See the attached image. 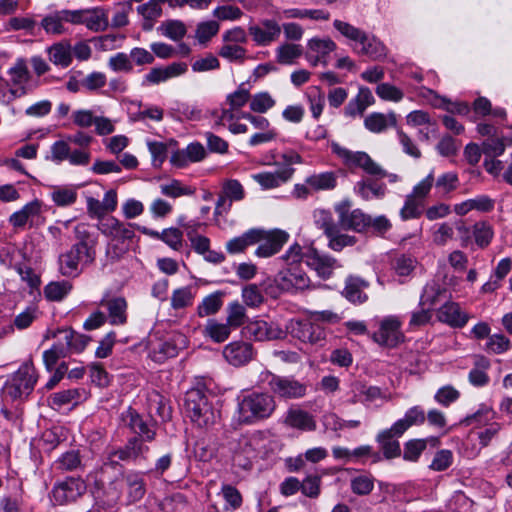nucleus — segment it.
I'll return each mask as SVG.
<instances>
[{"instance_id": "obj_1", "label": "nucleus", "mask_w": 512, "mask_h": 512, "mask_svg": "<svg viewBox=\"0 0 512 512\" xmlns=\"http://www.w3.org/2000/svg\"><path fill=\"white\" fill-rule=\"evenodd\" d=\"M134 224L124 223L115 217L108 218L99 225V230L109 238L106 246V260L113 264L118 262L130 249V241L134 238Z\"/></svg>"}, {"instance_id": "obj_2", "label": "nucleus", "mask_w": 512, "mask_h": 512, "mask_svg": "<svg viewBox=\"0 0 512 512\" xmlns=\"http://www.w3.org/2000/svg\"><path fill=\"white\" fill-rule=\"evenodd\" d=\"M213 397L207 394L204 387L191 388L185 393L184 410L187 417L200 428L214 425L219 412L213 407Z\"/></svg>"}, {"instance_id": "obj_3", "label": "nucleus", "mask_w": 512, "mask_h": 512, "mask_svg": "<svg viewBox=\"0 0 512 512\" xmlns=\"http://www.w3.org/2000/svg\"><path fill=\"white\" fill-rule=\"evenodd\" d=\"M275 409L276 402L271 394L253 392L239 402V419L244 423H253L269 418Z\"/></svg>"}, {"instance_id": "obj_4", "label": "nucleus", "mask_w": 512, "mask_h": 512, "mask_svg": "<svg viewBox=\"0 0 512 512\" xmlns=\"http://www.w3.org/2000/svg\"><path fill=\"white\" fill-rule=\"evenodd\" d=\"M316 224L323 230L324 235L328 238V247L333 251L340 252L345 247H351L357 243V238L354 235L343 233L342 227L327 211L322 210L318 213Z\"/></svg>"}, {"instance_id": "obj_5", "label": "nucleus", "mask_w": 512, "mask_h": 512, "mask_svg": "<svg viewBox=\"0 0 512 512\" xmlns=\"http://www.w3.org/2000/svg\"><path fill=\"white\" fill-rule=\"evenodd\" d=\"M332 151L343 160L344 165L349 169L361 168L368 175L378 176L379 178H384L387 175V171L377 164L366 152H354L337 143L332 144Z\"/></svg>"}, {"instance_id": "obj_6", "label": "nucleus", "mask_w": 512, "mask_h": 512, "mask_svg": "<svg viewBox=\"0 0 512 512\" xmlns=\"http://www.w3.org/2000/svg\"><path fill=\"white\" fill-rule=\"evenodd\" d=\"M37 378L32 361H26L13 374L11 381L6 384V393L13 400L27 397L33 391Z\"/></svg>"}, {"instance_id": "obj_7", "label": "nucleus", "mask_w": 512, "mask_h": 512, "mask_svg": "<svg viewBox=\"0 0 512 512\" xmlns=\"http://www.w3.org/2000/svg\"><path fill=\"white\" fill-rule=\"evenodd\" d=\"M334 210L337 214L336 223L343 230H352L357 233H363L368 230L369 215L361 209H352V203L348 199H344L335 204Z\"/></svg>"}, {"instance_id": "obj_8", "label": "nucleus", "mask_w": 512, "mask_h": 512, "mask_svg": "<svg viewBox=\"0 0 512 512\" xmlns=\"http://www.w3.org/2000/svg\"><path fill=\"white\" fill-rule=\"evenodd\" d=\"M122 421L124 425L142 440L152 442L157 435V422L151 417L144 418L135 409L129 407L122 413Z\"/></svg>"}, {"instance_id": "obj_9", "label": "nucleus", "mask_w": 512, "mask_h": 512, "mask_svg": "<svg viewBox=\"0 0 512 512\" xmlns=\"http://www.w3.org/2000/svg\"><path fill=\"white\" fill-rule=\"evenodd\" d=\"M284 332L304 343L319 344L325 340L324 328L310 320L292 319L286 324Z\"/></svg>"}, {"instance_id": "obj_10", "label": "nucleus", "mask_w": 512, "mask_h": 512, "mask_svg": "<svg viewBox=\"0 0 512 512\" xmlns=\"http://www.w3.org/2000/svg\"><path fill=\"white\" fill-rule=\"evenodd\" d=\"M146 443L148 441L142 440L138 436H132L123 447L110 452L108 459L111 463H117V460L140 463L146 460V455L149 452V447Z\"/></svg>"}, {"instance_id": "obj_11", "label": "nucleus", "mask_w": 512, "mask_h": 512, "mask_svg": "<svg viewBox=\"0 0 512 512\" xmlns=\"http://www.w3.org/2000/svg\"><path fill=\"white\" fill-rule=\"evenodd\" d=\"M86 484L80 477H67L57 482L52 491V500L59 505L76 501L86 491Z\"/></svg>"}, {"instance_id": "obj_12", "label": "nucleus", "mask_w": 512, "mask_h": 512, "mask_svg": "<svg viewBox=\"0 0 512 512\" xmlns=\"http://www.w3.org/2000/svg\"><path fill=\"white\" fill-rule=\"evenodd\" d=\"M267 385L272 393L284 399H298L306 394V385L299 381L271 374Z\"/></svg>"}, {"instance_id": "obj_13", "label": "nucleus", "mask_w": 512, "mask_h": 512, "mask_svg": "<svg viewBox=\"0 0 512 512\" xmlns=\"http://www.w3.org/2000/svg\"><path fill=\"white\" fill-rule=\"evenodd\" d=\"M245 334L256 341L281 340L286 338V332L276 322L255 320L245 327Z\"/></svg>"}, {"instance_id": "obj_14", "label": "nucleus", "mask_w": 512, "mask_h": 512, "mask_svg": "<svg viewBox=\"0 0 512 512\" xmlns=\"http://www.w3.org/2000/svg\"><path fill=\"white\" fill-rule=\"evenodd\" d=\"M400 328L401 323L396 317H387L382 320L379 330L373 334V340L383 346L395 347L404 340Z\"/></svg>"}, {"instance_id": "obj_15", "label": "nucleus", "mask_w": 512, "mask_h": 512, "mask_svg": "<svg viewBox=\"0 0 512 512\" xmlns=\"http://www.w3.org/2000/svg\"><path fill=\"white\" fill-rule=\"evenodd\" d=\"M59 272L65 277H77L82 268L81 265H88L86 262V252L81 249L71 246V248L59 255Z\"/></svg>"}, {"instance_id": "obj_16", "label": "nucleus", "mask_w": 512, "mask_h": 512, "mask_svg": "<svg viewBox=\"0 0 512 512\" xmlns=\"http://www.w3.org/2000/svg\"><path fill=\"white\" fill-rule=\"evenodd\" d=\"M304 262L323 279H328L332 275L334 268L340 267L335 258L321 254L313 247L307 248L304 252Z\"/></svg>"}, {"instance_id": "obj_17", "label": "nucleus", "mask_w": 512, "mask_h": 512, "mask_svg": "<svg viewBox=\"0 0 512 512\" xmlns=\"http://www.w3.org/2000/svg\"><path fill=\"white\" fill-rule=\"evenodd\" d=\"M255 354L253 345L245 341H233L223 349L224 358L235 367L246 365L254 358Z\"/></svg>"}, {"instance_id": "obj_18", "label": "nucleus", "mask_w": 512, "mask_h": 512, "mask_svg": "<svg viewBox=\"0 0 512 512\" xmlns=\"http://www.w3.org/2000/svg\"><path fill=\"white\" fill-rule=\"evenodd\" d=\"M249 33L258 45L266 46L279 38L281 27L276 21L267 19L259 25L250 26Z\"/></svg>"}, {"instance_id": "obj_19", "label": "nucleus", "mask_w": 512, "mask_h": 512, "mask_svg": "<svg viewBox=\"0 0 512 512\" xmlns=\"http://www.w3.org/2000/svg\"><path fill=\"white\" fill-rule=\"evenodd\" d=\"M289 238L288 233L282 230H274L269 234L263 231L262 243L258 246L255 254L259 257H270L280 251Z\"/></svg>"}, {"instance_id": "obj_20", "label": "nucleus", "mask_w": 512, "mask_h": 512, "mask_svg": "<svg viewBox=\"0 0 512 512\" xmlns=\"http://www.w3.org/2000/svg\"><path fill=\"white\" fill-rule=\"evenodd\" d=\"M437 317L439 321L453 328H462L469 320V315L455 302H446L443 304L437 312Z\"/></svg>"}, {"instance_id": "obj_21", "label": "nucleus", "mask_w": 512, "mask_h": 512, "mask_svg": "<svg viewBox=\"0 0 512 512\" xmlns=\"http://www.w3.org/2000/svg\"><path fill=\"white\" fill-rule=\"evenodd\" d=\"M369 287V282L359 276L350 275L345 280L342 295L353 304H363L368 300L364 289Z\"/></svg>"}, {"instance_id": "obj_22", "label": "nucleus", "mask_w": 512, "mask_h": 512, "mask_svg": "<svg viewBox=\"0 0 512 512\" xmlns=\"http://www.w3.org/2000/svg\"><path fill=\"white\" fill-rule=\"evenodd\" d=\"M402 435L403 434H396L394 425H392L389 429L380 431L377 434L376 441L378 442L380 449L383 452L384 458L392 459L401 455L400 443L397 438L401 437Z\"/></svg>"}, {"instance_id": "obj_23", "label": "nucleus", "mask_w": 512, "mask_h": 512, "mask_svg": "<svg viewBox=\"0 0 512 512\" xmlns=\"http://www.w3.org/2000/svg\"><path fill=\"white\" fill-rule=\"evenodd\" d=\"M187 71V64L183 62H174L166 67H155L145 76L143 84H159L170 78L180 76Z\"/></svg>"}, {"instance_id": "obj_24", "label": "nucleus", "mask_w": 512, "mask_h": 512, "mask_svg": "<svg viewBox=\"0 0 512 512\" xmlns=\"http://www.w3.org/2000/svg\"><path fill=\"white\" fill-rule=\"evenodd\" d=\"M355 193L363 200L381 199L386 194V185L373 178H363L354 186Z\"/></svg>"}, {"instance_id": "obj_25", "label": "nucleus", "mask_w": 512, "mask_h": 512, "mask_svg": "<svg viewBox=\"0 0 512 512\" xmlns=\"http://www.w3.org/2000/svg\"><path fill=\"white\" fill-rule=\"evenodd\" d=\"M41 213V203L38 200L27 203L22 209L14 212L10 218V224L15 228H23L26 224L33 225L34 219Z\"/></svg>"}, {"instance_id": "obj_26", "label": "nucleus", "mask_w": 512, "mask_h": 512, "mask_svg": "<svg viewBox=\"0 0 512 512\" xmlns=\"http://www.w3.org/2000/svg\"><path fill=\"white\" fill-rule=\"evenodd\" d=\"M77 243L73 246L86 252V262L93 263L96 257L95 240L91 239V234L88 230V225L79 223L74 228Z\"/></svg>"}, {"instance_id": "obj_27", "label": "nucleus", "mask_w": 512, "mask_h": 512, "mask_svg": "<svg viewBox=\"0 0 512 512\" xmlns=\"http://www.w3.org/2000/svg\"><path fill=\"white\" fill-rule=\"evenodd\" d=\"M294 173L291 167H285L274 173L262 172L253 175V179L264 189H272L288 181Z\"/></svg>"}, {"instance_id": "obj_28", "label": "nucleus", "mask_w": 512, "mask_h": 512, "mask_svg": "<svg viewBox=\"0 0 512 512\" xmlns=\"http://www.w3.org/2000/svg\"><path fill=\"white\" fill-rule=\"evenodd\" d=\"M284 423L292 428L303 431H314L317 427L316 421L310 413L296 408L288 410Z\"/></svg>"}, {"instance_id": "obj_29", "label": "nucleus", "mask_w": 512, "mask_h": 512, "mask_svg": "<svg viewBox=\"0 0 512 512\" xmlns=\"http://www.w3.org/2000/svg\"><path fill=\"white\" fill-rule=\"evenodd\" d=\"M108 311L112 325H124L127 322V301L124 297H112L102 302Z\"/></svg>"}, {"instance_id": "obj_30", "label": "nucleus", "mask_w": 512, "mask_h": 512, "mask_svg": "<svg viewBox=\"0 0 512 512\" xmlns=\"http://www.w3.org/2000/svg\"><path fill=\"white\" fill-rule=\"evenodd\" d=\"M263 238V231L250 229L239 237H235L226 243V249L230 254L243 252L248 246L258 243Z\"/></svg>"}, {"instance_id": "obj_31", "label": "nucleus", "mask_w": 512, "mask_h": 512, "mask_svg": "<svg viewBox=\"0 0 512 512\" xmlns=\"http://www.w3.org/2000/svg\"><path fill=\"white\" fill-rule=\"evenodd\" d=\"M397 118L394 112L385 115L379 112H373L364 119V126L367 130L373 133H381L385 131L388 126H396Z\"/></svg>"}, {"instance_id": "obj_32", "label": "nucleus", "mask_w": 512, "mask_h": 512, "mask_svg": "<svg viewBox=\"0 0 512 512\" xmlns=\"http://www.w3.org/2000/svg\"><path fill=\"white\" fill-rule=\"evenodd\" d=\"M425 419V412L420 406L411 407L406 411L404 418L393 424L394 430L396 434H404L411 426L423 424Z\"/></svg>"}, {"instance_id": "obj_33", "label": "nucleus", "mask_w": 512, "mask_h": 512, "mask_svg": "<svg viewBox=\"0 0 512 512\" xmlns=\"http://www.w3.org/2000/svg\"><path fill=\"white\" fill-rule=\"evenodd\" d=\"M225 292L216 291L207 295L197 306V315L201 318L215 315L223 306Z\"/></svg>"}, {"instance_id": "obj_34", "label": "nucleus", "mask_w": 512, "mask_h": 512, "mask_svg": "<svg viewBox=\"0 0 512 512\" xmlns=\"http://www.w3.org/2000/svg\"><path fill=\"white\" fill-rule=\"evenodd\" d=\"M288 292L293 290H304L310 287V279L305 272L298 268H289L280 271Z\"/></svg>"}, {"instance_id": "obj_35", "label": "nucleus", "mask_w": 512, "mask_h": 512, "mask_svg": "<svg viewBox=\"0 0 512 512\" xmlns=\"http://www.w3.org/2000/svg\"><path fill=\"white\" fill-rule=\"evenodd\" d=\"M361 49L357 50L359 54L366 55L372 60H381L386 57L387 51L385 45L374 36L369 37L366 34L365 40H360Z\"/></svg>"}, {"instance_id": "obj_36", "label": "nucleus", "mask_w": 512, "mask_h": 512, "mask_svg": "<svg viewBox=\"0 0 512 512\" xmlns=\"http://www.w3.org/2000/svg\"><path fill=\"white\" fill-rule=\"evenodd\" d=\"M10 79L5 81L6 86H22L25 85L30 79L31 74L28 70L25 59L19 58L15 64L7 71Z\"/></svg>"}, {"instance_id": "obj_37", "label": "nucleus", "mask_w": 512, "mask_h": 512, "mask_svg": "<svg viewBox=\"0 0 512 512\" xmlns=\"http://www.w3.org/2000/svg\"><path fill=\"white\" fill-rule=\"evenodd\" d=\"M496 417V412L488 405L481 404L477 411L474 413L467 415L460 421V424L463 426H470L476 423L478 426H486Z\"/></svg>"}, {"instance_id": "obj_38", "label": "nucleus", "mask_w": 512, "mask_h": 512, "mask_svg": "<svg viewBox=\"0 0 512 512\" xmlns=\"http://www.w3.org/2000/svg\"><path fill=\"white\" fill-rule=\"evenodd\" d=\"M428 442L435 446L438 443V438L432 437L429 439H412L407 441L404 445L403 459L416 462L426 449Z\"/></svg>"}, {"instance_id": "obj_39", "label": "nucleus", "mask_w": 512, "mask_h": 512, "mask_svg": "<svg viewBox=\"0 0 512 512\" xmlns=\"http://www.w3.org/2000/svg\"><path fill=\"white\" fill-rule=\"evenodd\" d=\"M305 183L314 191L332 190L337 186V175L331 171L313 174L306 178Z\"/></svg>"}, {"instance_id": "obj_40", "label": "nucleus", "mask_w": 512, "mask_h": 512, "mask_svg": "<svg viewBox=\"0 0 512 512\" xmlns=\"http://www.w3.org/2000/svg\"><path fill=\"white\" fill-rule=\"evenodd\" d=\"M49 59L55 65L68 67L72 62L71 47L66 43H56L48 48Z\"/></svg>"}, {"instance_id": "obj_41", "label": "nucleus", "mask_w": 512, "mask_h": 512, "mask_svg": "<svg viewBox=\"0 0 512 512\" xmlns=\"http://www.w3.org/2000/svg\"><path fill=\"white\" fill-rule=\"evenodd\" d=\"M231 329L232 327L227 322L219 323L216 320L210 319L204 328V335L216 343H221L229 338Z\"/></svg>"}, {"instance_id": "obj_42", "label": "nucleus", "mask_w": 512, "mask_h": 512, "mask_svg": "<svg viewBox=\"0 0 512 512\" xmlns=\"http://www.w3.org/2000/svg\"><path fill=\"white\" fill-rule=\"evenodd\" d=\"M58 332L64 334V340L68 350L74 353H81L91 340V337L80 334L73 329H63Z\"/></svg>"}, {"instance_id": "obj_43", "label": "nucleus", "mask_w": 512, "mask_h": 512, "mask_svg": "<svg viewBox=\"0 0 512 512\" xmlns=\"http://www.w3.org/2000/svg\"><path fill=\"white\" fill-rule=\"evenodd\" d=\"M472 234L476 245L483 249L491 243L494 231L490 223L487 221H479L472 226Z\"/></svg>"}, {"instance_id": "obj_44", "label": "nucleus", "mask_w": 512, "mask_h": 512, "mask_svg": "<svg viewBox=\"0 0 512 512\" xmlns=\"http://www.w3.org/2000/svg\"><path fill=\"white\" fill-rule=\"evenodd\" d=\"M446 294V289L441 287L437 282L431 281L427 283L420 297V305L427 306L431 309L439 302V298Z\"/></svg>"}, {"instance_id": "obj_45", "label": "nucleus", "mask_w": 512, "mask_h": 512, "mask_svg": "<svg viewBox=\"0 0 512 512\" xmlns=\"http://www.w3.org/2000/svg\"><path fill=\"white\" fill-rule=\"evenodd\" d=\"M263 295H267L272 299L279 298L283 293L288 292L284 279L279 272L273 279L267 278L260 283Z\"/></svg>"}, {"instance_id": "obj_46", "label": "nucleus", "mask_w": 512, "mask_h": 512, "mask_svg": "<svg viewBox=\"0 0 512 512\" xmlns=\"http://www.w3.org/2000/svg\"><path fill=\"white\" fill-rule=\"evenodd\" d=\"M178 348L171 341H160L152 346L150 350L151 358L158 363L164 362L168 358L177 356Z\"/></svg>"}, {"instance_id": "obj_47", "label": "nucleus", "mask_w": 512, "mask_h": 512, "mask_svg": "<svg viewBox=\"0 0 512 512\" xmlns=\"http://www.w3.org/2000/svg\"><path fill=\"white\" fill-rule=\"evenodd\" d=\"M72 289L69 281H54L44 288V295L50 301H61Z\"/></svg>"}, {"instance_id": "obj_48", "label": "nucleus", "mask_w": 512, "mask_h": 512, "mask_svg": "<svg viewBox=\"0 0 512 512\" xmlns=\"http://www.w3.org/2000/svg\"><path fill=\"white\" fill-rule=\"evenodd\" d=\"M81 457L77 450H70L62 454L54 463L55 469L64 471H74L81 467Z\"/></svg>"}, {"instance_id": "obj_49", "label": "nucleus", "mask_w": 512, "mask_h": 512, "mask_svg": "<svg viewBox=\"0 0 512 512\" xmlns=\"http://www.w3.org/2000/svg\"><path fill=\"white\" fill-rule=\"evenodd\" d=\"M125 482L128 486V494L131 501H138L144 496L145 484L143 477L139 473H128L125 476Z\"/></svg>"}, {"instance_id": "obj_50", "label": "nucleus", "mask_w": 512, "mask_h": 512, "mask_svg": "<svg viewBox=\"0 0 512 512\" xmlns=\"http://www.w3.org/2000/svg\"><path fill=\"white\" fill-rule=\"evenodd\" d=\"M84 24L92 31H103L108 26V19L100 9L85 10Z\"/></svg>"}, {"instance_id": "obj_51", "label": "nucleus", "mask_w": 512, "mask_h": 512, "mask_svg": "<svg viewBox=\"0 0 512 512\" xmlns=\"http://www.w3.org/2000/svg\"><path fill=\"white\" fill-rule=\"evenodd\" d=\"M476 367L469 372V381L472 385L482 387L488 384L489 376L484 371L490 366L489 360L481 357L476 361Z\"/></svg>"}, {"instance_id": "obj_52", "label": "nucleus", "mask_w": 512, "mask_h": 512, "mask_svg": "<svg viewBox=\"0 0 512 512\" xmlns=\"http://www.w3.org/2000/svg\"><path fill=\"white\" fill-rule=\"evenodd\" d=\"M195 295L190 286L182 287L173 291L171 296V307L175 310L191 306Z\"/></svg>"}, {"instance_id": "obj_53", "label": "nucleus", "mask_w": 512, "mask_h": 512, "mask_svg": "<svg viewBox=\"0 0 512 512\" xmlns=\"http://www.w3.org/2000/svg\"><path fill=\"white\" fill-rule=\"evenodd\" d=\"M246 318V309L242 304L236 301L228 305L226 322L232 328H237L243 325L246 321Z\"/></svg>"}, {"instance_id": "obj_54", "label": "nucleus", "mask_w": 512, "mask_h": 512, "mask_svg": "<svg viewBox=\"0 0 512 512\" xmlns=\"http://www.w3.org/2000/svg\"><path fill=\"white\" fill-rule=\"evenodd\" d=\"M277 61L280 64H292L294 59L302 55V47L297 44H283L277 48Z\"/></svg>"}, {"instance_id": "obj_55", "label": "nucleus", "mask_w": 512, "mask_h": 512, "mask_svg": "<svg viewBox=\"0 0 512 512\" xmlns=\"http://www.w3.org/2000/svg\"><path fill=\"white\" fill-rule=\"evenodd\" d=\"M166 37L178 41L186 34L185 25L179 20H168L161 24L158 28Z\"/></svg>"}, {"instance_id": "obj_56", "label": "nucleus", "mask_w": 512, "mask_h": 512, "mask_svg": "<svg viewBox=\"0 0 512 512\" xmlns=\"http://www.w3.org/2000/svg\"><path fill=\"white\" fill-rule=\"evenodd\" d=\"M51 197L57 206H69L76 202L77 192L73 188L56 187L51 192Z\"/></svg>"}, {"instance_id": "obj_57", "label": "nucleus", "mask_w": 512, "mask_h": 512, "mask_svg": "<svg viewBox=\"0 0 512 512\" xmlns=\"http://www.w3.org/2000/svg\"><path fill=\"white\" fill-rule=\"evenodd\" d=\"M242 298L249 307H259L264 302L261 286L249 284L242 289Z\"/></svg>"}, {"instance_id": "obj_58", "label": "nucleus", "mask_w": 512, "mask_h": 512, "mask_svg": "<svg viewBox=\"0 0 512 512\" xmlns=\"http://www.w3.org/2000/svg\"><path fill=\"white\" fill-rule=\"evenodd\" d=\"M350 486L354 494L365 496L374 489V478L368 475H359L351 479Z\"/></svg>"}, {"instance_id": "obj_59", "label": "nucleus", "mask_w": 512, "mask_h": 512, "mask_svg": "<svg viewBox=\"0 0 512 512\" xmlns=\"http://www.w3.org/2000/svg\"><path fill=\"white\" fill-rule=\"evenodd\" d=\"M336 30H338L343 36L359 42L360 40L366 39V33L362 30L352 26L347 22H343L340 20H335L333 23Z\"/></svg>"}, {"instance_id": "obj_60", "label": "nucleus", "mask_w": 512, "mask_h": 512, "mask_svg": "<svg viewBox=\"0 0 512 512\" xmlns=\"http://www.w3.org/2000/svg\"><path fill=\"white\" fill-rule=\"evenodd\" d=\"M274 105L275 101L267 92L255 94L250 101V109L257 113H265Z\"/></svg>"}, {"instance_id": "obj_61", "label": "nucleus", "mask_w": 512, "mask_h": 512, "mask_svg": "<svg viewBox=\"0 0 512 512\" xmlns=\"http://www.w3.org/2000/svg\"><path fill=\"white\" fill-rule=\"evenodd\" d=\"M222 192L229 198L230 202L240 201L245 196L242 184L236 179L226 180L223 183Z\"/></svg>"}, {"instance_id": "obj_62", "label": "nucleus", "mask_w": 512, "mask_h": 512, "mask_svg": "<svg viewBox=\"0 0 512 512\" xmlns=\"http://www.w3.org/2000/svg\"><path fill=\"white\" fill-rule=\"evenodd\" d=\"M376 94L383 100L399 102L404 93L396 86L389 83H381L376 88Z\"/></svg>"}, {"instance_id": "obj_63", "label": "nucleus", "mask_w": 512, "mask_h": 512, "mask_svg": "<svg viewBox=\"0 0 512 512\" xmlns=\"http://www.w3.org/2000/svg\"><path fill=\"white\" fill-rule=\"evenodd\" d=\"M505 151V145L500 138L489 137L482 143V152L487 158H495Z\"/></svg>"}, {"instance_id": "obj_64", "label": "nucleus", "mask_w": 512, "mask_h": 512, "mask_svg": "<svg viewBox=\"0 0 512 512\" xmlns=\"http://www.w3.org/2000/svg\"><path fill=\"white\" fill-rule=\"evenodd\" d=\"M511 347L510 340L503 334H494L488 338L486 349L495 354H501Z\"/></svg>"}]
</instances>
